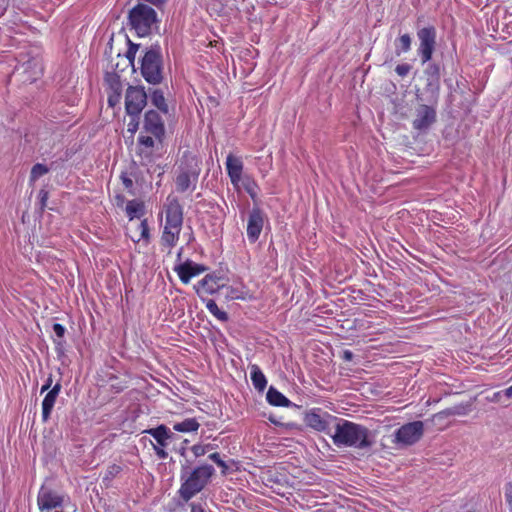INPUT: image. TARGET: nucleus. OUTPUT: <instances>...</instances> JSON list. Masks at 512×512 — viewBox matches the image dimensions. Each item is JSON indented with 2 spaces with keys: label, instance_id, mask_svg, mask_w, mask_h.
<instances>
[{
  "label": "nucleus",
  "instance_id": "9b49d317",
  "mask_svg": "<svg viewBox=\"0 0 512 512\" xmlns=\"http://www.w3.org/2000/svg\"><path fill=\"white\" fill-rule=\"evenodd\" d=\"M338 418L331 415L326 411H322L320 408H313L305 414V424L318 432H325L329 435V425L332 421H337Z\"/></svg>",
  "mask_w": 512,
  "mask_h": 512
},
{
  "label": "nucleus",
  "instance_id": "a211bd4d",
  "mask_svg": "<svg viewBox=\"0 0 512 512\" xmlns=\"http://www.w3.org/2000/svg\"><path fill=\"white\" fill-rule=\"evenodd\" d=\"M226 170L231 183L234 187L238 188L243 171V163L241 159L229 154L226 159Z\"/></svg>",
  "mask_w": 512,
  "mask_h": 512
},
{
  "label": "nucleus",
  "instance_id": "ea45409f",
  "mask_svg": "<svg viewBox=\"0 0 512 512\" xmlns=\"http://www.w3.org/2000/svg\"><path fill=\"white\" fill-rule=\"evenodd\" d=\"M209 459L216 463L219 467L227 469L226 463L221 459L220 454L215 452L209 455Z\"/></svg>",
  "mask_w": 512,
  "mask_h": 512
},
{
  "label": "nucleus",
  "instance_id": "20e7f679",
  "mask_svg": "<svg viewBox=\"0 0 512 512\" xmlns=\"http://www.w3.org/2000/svg\"><path fill=\"white\" fill-rule=\"evenodd\" d=\"M129 24L131 29L139 37L150 35L158 28V15L154 8L146 3H138L135 5L128 14Z\"/></svg>",
  "mask_w": 512,
  "mask_h": 512
},
{
  "label": "nucleus",
  "instance_id": "bb28decb",
  "mask_svg": "<svg viewBox=\"0 0 512 512\" xmlns=\"http://www.w3.org/2000/svg\"><path fill=\"white\" fill-rule=\"evenodd\" d=\"M199 426L200 424L195 418H187L182 422L175 423L173 425V430L183 433L194 432L198 430Z\"/></svg>",
  "mask_w": 512,
  "mask_h": 512
},
{
  "label": "nucleus",
  "instance_id": "b1692460",
  "mask_svg": "<svg viewBox=\"0 0 512 512\" xmlns=\"http://www.w3.org/2000/svg\"><path fill=\"white\" fill-rule=\"evenodd\" d=\"M471 404L470 403H460L455 406L446 408L442 410V416H466L471 412Z\"/></svg>",
  "mask_w": 512,
  "mask_h": 512
},
{
  "label": "nucleus",
  "instance_id": "f8f14e48",
  "mask_svg": "<svg viewBox=\"0 0 512 512\" xmlns=\"http://www.w3.org/2000/svg\"><path fill=\"white\" fill-rule=\"evenodd\" d=\"M142 130L143 133L154 136L161 143L165 135V126L160 113L155 110H148L144 115Z\"/></svg>",
  "mask_w": 512,
  "mask_h": 512
},
{
  "label": "nucleus",
  "instance_id": "4be33fe9",
  "mask_svg": "<svg viewBox=\"0 0 512 512\" xmlns=\"http://www.w3.org/2000/svg\"><path fill=\"white\" fill-rule=\"evenodd\" d=\"M266 399L273 406L289 407L291 405L290 400L273 386L268 389Z\"/></svg>",
  "mask_w": 512,
  "mask_h": 512
},
{
  "label": "nucleus",
  "instance_id": "3c124183",
  "mask_svg": "<svg viewBox=\"0 0 512 512\" xmlns=\"http://www.w3.org/2000/svg\"><path fill=\"white\" fill-rule=\"evenodd\" d=\"M128 43H129L128 50L131 51V52H134L136 54L138 49H139V47H140V45L139 44H134L130 40L128 41Z\"/></svg>",
  "mask_w": 512,
  "mask_h": 512
},
{
  "label": "nucleus",
  "instance_id": "39448f33",
  "mask_svg": "<svg viewBox=\"0 0 512 512\" xmlns=\"http://www.w3.org/2000/svg\"><path fill=\"white\" fill-rule=\"evenodd\" d=\"M140 71L146 82L158 85L163 80V56L159 44H153L146 49L141 58Z\"/></svg>",
  "mask_w": 512,
  "mask_h": 512
},
{
  "label": "nucleus",
  "instance_id": "412c9836",
  "mask_svg": "<svg viewBox=\"0 0 512 512\" xmlns=\"http://www.w3.org/2000/svg\"><path fill=\"white\" fill-rule=\"evenodd\" d=\"M249 367L250 377L254 388L259 392L264 391L267 386V379L262 370L257 364H251Z\"/></svg>",
  "mask_w": 512,
  "mask_h": 512
},
{
  "label": "nucleus",
  "instance_id": "aec40b11",
  "mask_svg": "<svg viewBox=\"0 0 512 512\" xmlns=\"http://www.w3.org/2000/svg\"><path fill=\"white\" fill-rule=\"evenodd\" d=\"M198 179L193 178L187 174L181 172L178 173L175 179V186L177 192L184 193L188 190L194 191L197 185Z\"/></svg>",
  "mask_w": 512,
  "mask_h": 512
},
{
  "label": "nucleus",
  "instance_id": "603ef678",
  "mask_svg": "<svg viewBox=\"0 0 512 512\" xmlns=\"http://www.w3.org/2000/svg\"><path fill=\"white\" fill-rule=\"evenodd\" d=\"M108 103L112 107L115 106L117 103H119V101H115V93L114 92L111 95H109Z\"/></svg>",
  "mask_w": 512,
  "mask_h": 512
},
{
  "label": "nucleus",
  "instance_id": "2f4dec72",
  "mask_svg": "<svg viewBox=\"0 0 512 512\" xmlns=\"http://www.w3.org/2000/svg\"><path fill=\"white\" fill-rule=\"evenodd\" d=\"M122 471V467L118 464H111L107 467L106 472L103 476V482L106 486L109 485V483L117 477Z\"/></svg>",
  "mask_w": 512,
  "mask_h": 512
},
{
  "label": "nucleus",
  "instance_id": "c03bdc74",
  "mask_svg": "<svg viewBox=\"0 0 512 512\" xmlns=\"http://www.w3.org/2000/svg\"><path fill=\"white\" fill-rule=\"evenodd\" d=\"M225 288L227 289V295H226L227 298H231V299H239L240 298V293L238 290H236L232 287H229L227 285Z\"/></svg>",
  "mask_w": 512,
  "mask_h": 512
},
{
  "label": "nucleus",
  "instance_id": "423d86ee",
  "mask_svg": "<svg viewBox=\"0 0 512 512\" xmlns=\"http://www.w3.org/2000/svg\"><path fill=\"white\" fill-rule=\"evenodd\" d=\"M439 89L440 87H438V85L434 86L429 104H419L416 107L414 119L412 121V126L415 130L419 132H426L436 122V108L439 98Z\"/></svg>",
  "mask_w": 512,
  "mask_h": 512
},
{
  "label": "nucleus",
  "instance_id": "c9c22d12",
  "mask_svg": "<svg viewBox=\"0 0 512 512\" xmlns=\"http://www.w3.org/2000/svg\"><path fill=\"white\" fill-rule=\"evenodd\" d=\"M442 414V411L438 412V413H435L432 415L430 421L435 425V426H440L441 428L443 427H446L448 424L445 422L448 418H450L449 416H442L440 415Z\"/></svg>",
  "mask_w": 512,
  "mask_h": 512
},
{
  "label": "nucleus",
  "instance_id": "7c9ffc66",
  "mask_svg": "<svg viewBox=\"0 0 512 512\" xmlns=\"http://www.w3.org/2000/svg\"><path fill=\"white\" fill-rule=\"evenodd\" d=\"M49 172V168L42 164V163H36L31 168L30 176H29V182L31 185H34V183L42 176L47 174Z\"/></svg>",
  "mask_w": 512,
  "mask_h": 512
},
{
  "label": "nucleus",
  "instance_id": "9d476101",
  "mask_svg": "<svg viewBox=\"0 0 512 512\" xmlns=\"http://www.w3.org/2000/svg\"><path fill=\"white\" fill-rule=\"evenodd\" d=\"M63 503L64 495L46 485L41 486L37 495V505L40 512L61 510Z\"/></svg>",
  "mask_w": 512,
  "mask_h": 512
},
{
  "label": "nucleus",
  "instance_id": "4d7b16f0",
  "mask_svg": "<svg viewBox=\"0 0 512 512\" xmlns=\"http://www.w3.org/2000/svg\"><path fill=\"white\" fill-rule=\"evenodd\" d=\"M270 422H273L274 424H278V422L274 421L272 418H270Z\"/></svg>",
  "mask_w": 512,
  "mask_h": 512
},
{
  "label": "nucleus",
  "instance_id": "6e6552de",
  "mask_svg": "<svg viewBox=\"0 0 512 512\" xmlns=\"http://www.w3.org/2000/svg\"><path fill=\"white\" fill-rule=\"evenodd\" d=\"M437 31L433 25L420 28L417 31V39L419 46L417 53L420 57L421 63L425 64L431 61L433 53L436 49Z\"/></svg>",
  "mask_w": 512,
  "mask_h": 512
},
{
  "label": "nucleus",
  "instance_id": "79ce46f5",
  "mask_svg": "<svg viewBox=\"0 0 512 512\" xmlns=\"http://www.w3.org/2000/svg\"><path fill=\"white\" fill-rule=\"evenodd\" d=\"M152 446H153V450H154L155 454L157 455V457L159 459H166L168 457V453L164 449L165 447L156 446L153 443H152Z\"/></svg>",
  "mask_w": 512,
  "mask_h": 512
},
{
  "label": "nucleus",
  "instance_id": "f257e3e1",
  "mask_svg": "<svg viewBox=\"0 0 512 512\" xmlns=\"http://www.w3.org/2000/svg\"><path fill=\"white\" fill-rule=\"evenodd\" d=\"M370 431L363 425L338 419L335 425L334 434H331L332 441L337 447H353L357 449H367L373 445L370 438Z\"/></svg>",
  "mask_w": 512,
  "mask_h": 512
},
{
  "label": "nucleus",
  "instance_id": "6e6d98bb",
  "mask_svg": "<svg viewBox=\"0 0 512 512\" xmlns=\"http://www.w3.org/2000/svg\"><path fill=\"white\" fill-rule=\"evenodd\" d=\"M182 253H183V247H181V248L179 249L178 253H177V258H178V260H180V259H181Z\"/></svg>",
  "mask_w": 512,
  "mask_h": 512
},
{
  "label": "nucleus",
  "instance_id": "e433bc0d",
  "mask_svg": "<svg viewBox=\"0 0 512 512\" xmlns=\"http://www.w3.org/2000/svg\"><path fill=\"white\" fill-rule=\"evenodd\" d=\"M211 448H212L211 444H207V445L196 444V445L192 446L191 451L193 452L195 457H200V456L205 455Z\"/></svg>",
  "mask_w": 512,
  "mask_h": 512
},
{
  "label": "nucleus",
  "instance_id": "6ab92c4d",
  "mask_svg": "<svg viewBox=\"0 0 512 512\" xmlns=\"http://www.w3.org/2000/svg\"><path fill=\"white\" fill-rule=\"evenodd\" d=\"M61 384L57 382L46 394L42 401V420L48 421L55 405L56 399L61 391Z\"/></svg>",
  "mask_w": 512,
  "mask_h": 512
},
{
  "label": "nucleus",
  "instance_id": "f704fd0d",
  "mask_svg": "<svg viewBox=\"0 0 512 512\" xmlns=\"http://www.w3.org/2000/svg\"><path fill=\"white\" fill-rule=\"evenodd\" d=\"M138 229L140 230V236L135 241L139 242L141 239H144L148 242L150 240V231H149L147 219H144L140 222Z\"/></svg>",
  "mask_w": 512,
  "mask_h": 512
},
{
  "label": "nucleus",
  "instance_id": "a19ab883",
  "mask_svg": "<svg viewBox=\"0 0 512 512\" xmlns=\"http://www.w3.org/2000/svg\"><path fill=\"white\" fill-rule=\"evenodd\" d=\"M120 178L125 189L131 191L133 188V180L126 173H122Z\"/></svg>",
  "mask_w": 512,
  "mask_h": 512
},
{
  "label": "nucleus",
  "instance_id": "5fc2aeb1",
  "mask_svg": "<svg viewBox=\"0 0 512 512\" xmlns=\"http://www.w3.org/2000/svg\"><path fill=\"white\" fill-rule=\"evenodd\" d=\"M503 392L508 398L512 397V385L505 389Z\"/></svg>",
  "mask_w": 512,
  "mask_h": 512
},
{
  "label": "nucleus",
  "instance_id": "dca6fc26",
  "mask_svg": "<svg viewBox=\"0 0 512 512\" xmlns=\"http://www.w3.org/2000/svg\"><path fill=\"white\" fill-rule=\"evenodd\" d=\"M179 172L198 179L201 172V162L196 155L184 152L180 164Z\"/></svg>",
  "mask_w": 512,
  "mask_h": 512
},
{
  "label": "nucleus",
  "instance_id": "09e8293b",
  "mask_svg": "<svg viewBox=\"0 0 512 512\" xmlns=\"http://www.w3.org/2000/svg\"><path fill=\"white\" fill-rule=\"evenodd\" d=\"M353 357H354V354H353V352H352V351H350V350H345V351L343 352V356H342V358H343L344 360H346V361H351V360L353 359Z\"/></svg>",
  "mask_w": 512,
  "mask_h": 512
},
{
  "label": "nucleus",
  "instance_id": "a878e982",
  "mask_svg": "<svg viewBox=\"0 0 512 512\" xmlns=\"http://www.w3.org/2000/svg\"><path fill=\"white\" fill-rule=\"evenodd\" d=\"M125 210L130 220L140 218L144 214V204L137 200H131L127 203Z\"/></svg>",
  "mask_w": 512,
  "mask_h": 512
},
{
  "label": "nucleus",
  "instance_id": "f03ea898",
  "mask_svg": "<svg viewBox=\"0 0 512 512\" xmlns=\"http://www.w3.org/2000/svg\"><path fill=\"white\" fill-rule=\"evenodd\" d=\"M214 473L215 469L210 464H202L194 468L182 466L181 486L178 490L180 498L188 502L207 486Z\"/></svg>",
  "mask_w": 512,
  "mask_h": 512
},
{
  "label": "nucleus",
  "instance_id": "864d4df0",
  "mask_svg": "<svg viewBox=\"0 0 512 512\" xmlns=\"http://www.w3.org/2000/svg\"><path fill=\"white\" fill-rule=\"evenodd\" d=\"M137 127H138V122H133L131 121L129 124H128V131L130 132H135L137 130Z\"/></svg>",
  "mask_w": 512,
  "mask_h": 512
},
{
  "label": "nucleus",
  "instance_id": "393cba45",
  "mask_svg": "<svg viewBox=\"0 0 512 512\" xmlns=\"http://www.w3.org/2000/svg\"><path fill=\"white\" fill-rule=\"evenodd\" d=\"M105 80L108 83L112 92L115 93V101H120L121 93H122V85H121V81H120V76L116 73H107Z\"/></svg>",
  "mask_w": 512,
  "mask_h": 512
},
{
  "label": "nucleus",
  "instance_id": "0eeeda50",
  "mask_svg": "<svg viewBox=\"0 0 512 512\" xmlns=\"http://www.w3.org/2000/svg\"><path fill=\"white\" fill-rule=\"evenodd\" d=\"M424 434V423L413 421L402 425L394 432L393 443L400 447H407L417 443Z\"/></svg>",
  "mask_w": 512,
  "mask_h": 512
},
{
  "label": "nucleus",
  "instance_id": "1a4fd4ad",
  "mask_svg": "<svg viewBox=\"0 0 512 512\" xmlns=\"http://www.w3.org/2000/svg\"><path fill=\"white\" fill-rule=\"evenodd\" d=\"M147 104V93L143 86H128L125 94V109L128 115L138 117Z\"/></svg>",
  "mask_w": 512,
  "mask_h": 512
},
{
  "label": "nucleus",
  "instance_id": "72a5a7b5",
  "mask_svg": "<svg viewBox=\"0 0 512 512\" xmlns=\"http://www.w3.org/2000/svg\"><path fill=\"white\" fill-rule=\"evenodd\" d=\"M53 331L58 339L54 340V343L56 344V349L60 350L63 346L62 338L65 335L66 329L65 327L60 323H54L53 324Z\"/></svg>",
  "mask_w": 512,
  "mask_h": 512
},
{
  "label": "nucleus",
  "instance_id": "de8ad7c7",
  "mask_svg": "<svg viewBox=\"0 0 512 512\" xmlns=\"http://www.w3.org/2000/svg\"><path fill=\"white\" fill-rule=\"evenodd\" d=\"M136 54L134 52H131L129 50L126 51V58L128 59L129 63L131 65L134 64Z\"/></svg>",
  "mask_w": 512,
  "mask_h": 512
},
{
  "label": "nucleus",
  "instance_id": "2eb2a0df",
  "mask_svg": "<svg viewBox=\"0 0 512 512\" xmlns=\"http://www.w3.org/2000/svg\"><path fill=\"white\" fill-rule=\"evenodd\" d=\"M207 269L205 265L186 260L184 263L175 266L174 271L183 284H188L191 278L204 273Z\"/></svg>",
  "mask_w": 512,
  "mask_h": 512
},
{
  "label": "nucleus",
  "instance_id": "7ed1b4c3",
  "mask_svg": "<svg viewBox=\"0 0 512 512\" xmlns=\"http://www.w3.org/2000/svg\"><path fill=\"white\" fill-rule=\"evenodd\" d=\"M183 226V208L176 198H168L165 206V224L160 237V245L171 254L177 245Z\"/></svg>",
  "mask_w": 512,
  "mask_h": 512
},
{
  "label": "nucleus",
  "instance_id": "13d9d810",
  "mask_svg": "<svg viewBox=\"0 0 512 512\" xmlns=\"http://www.w3.org/2000/svg\"><path fill=\"white\" fill-rule=\"evenodd\" d=\"M184 450H185V449H184V448H182V450H181V455H184Z\"/></svg>",
  "mask_w": 512,
  "mask_h": 512
},
{
  "label": "nucleus",
  "instance_id": "c756f323",
  "mask_svg": "<svg viewBox=\"0 0 512 512\" xmlns=\"http://www.w3.org/2000/svg\"><path fill=\"white\" fill-rule=\"evenodd\" d=\"M206 308L218 320H220L222 322L228 321V319H229L228 314L225 311L219 309L218 305L216 304V302L213 299L207 300Z\"/></svg>",
  "mask_w": 512,
  "mask_h": 512
},
{
  "label": "nucleus",
  "instance_id": "c85d7f7f",
  "mask_svg": "<svg viewBox=\"0 0 512 512\" xmlns=\"http://www.w3.org/2000/svg\"><path fill=\"white\" fill-rule=\"evenodd\" d=\"M425 73L433 78L435 80V83L433 82H429L427 87L428 89L432 92L433 88L435 85H438L439 86V79H440V66L439 64L437 63H429L426 70H425Z\"/></svg>",
  "mask_w": 512,
  "mask_h": 512
},
{
  "label": "nucleus",
  "instance_id": "473e14b6",
  "mask_svg": "<svg viewBox=\"0 0 512 512\" xmlns=\"http://www.w3.org/2000/svg\"><path fill=\"white\" fill-rule=\"evenodd\" d=\"M156 142H158V140H156L154 136L143 133V130L140 132L138 136V145L140 147H143L144 149L153 148Z\"/></svg>",
  "mask_w": 512,
  "mask_h": 512
},
{
  "label": "nucleus",
  "instance_id": "58836bf2",
  "mask_svg": "<svg viewBox=\"0 0 512 512\" xmlns=\"http://www.w3.org/2000/svg\"><path fill=\"white\" fill-rule=\"evenodd\" d=\"M411 65L407 64V63H404V64H398L395 68V72L401 76V77H405L408 75V73L410 72L411 70Z\"/></svg>",
  "mask_w": 512,
  "mask_h": 512
},
{
  "label": "nucleus",
  "instance_id": "8fccbe9b",
  "mask_svg": "<svg viewBox=\"0 0 512 512\" xmlns=\"http://www.w3.org/2000/svg\"><path fill=\"white\" fill-rule=\"evenodd\" d=\"M191 512H204V509L200 504L191 503Z\"/></svg>",
  "mask_w": 512,
  "mask_h": 512
},
{
  "label": "nucleus",
  "instance_id": "4468645a",
  "mask_svg": "<svg viewBox=\"0 0 512 512\" xmlns=\"http://www.w3.org/2000/svg\"><path fill=\"white\" fill-rule=\"evenodd\" d=\"M264 213L258 207H254L248 216L247 237L251 243H255L262 232L264 225Z\"/></svg>",
  "mask_w": 512,
  "mask_h": 512
},
{
  "label": "nucleus",
  "instance_id": "49530a36",
  "mask_svg": "<svg viewBox=\"0 0 512 512\" xmlns=\"http://www.w3.org/2000/svg\"><path fill=\"white\" fill-rule=\"evenodd\" d=\"M41 207H44L46 205V201L48 199V192L44 189H41L39 192Z\"/></svg>",
  "mask_w": 512,
  "mask_h": 512
},
{
  "label": "nucleus",
  "instance_id": "ddd939ff",
  "mask_svg": "<svg viewBox=\"0 0 512 512\" xmlns=\"http://www.w3.org/2000/svg\"><path fill=\"white\" fill-rule=\"evenodd\" d=\"M227 278L220 273H210L207 274L202 280H200L195 286L194 289L198 295L202 292L206 294H215L219 292L221 289H224L227 285Z\"/></svg>",
  "mask_w": 512,
  "mask_h": 512
},
{
  "label": "nucleus",
  "instance_id": "cd10ccee",
  "mask_svg": "<svg viewBox=\"0 0 512 512\" xmlns=\"http://www.w3.org/2000/svg\"><path fill=\"white\" fill-rule=\"evenodd\" d=\"M412 39L409 34H403L395 40V53L399 56L411 49Z\"/></svg>",
  "mask_w": 512,
  "mask_h": 512
},
{
  "label": "nucleus",
  "instance_id": "37998d69",
  "mask_svg": "<svg viewBox=\"0 0 512 512\" xmlns=\"http://www.w3.org/2000/svg\"><path fill=\"white\" fill-rule=\"evenodd\" d=\"M505 498H506V501H507L508 505L510 506L511 512H512V484L511 483H508L505 486Z\"/></svg>",
  "mask_w": 512,
  "mask_h": 512
},
{
  "label": "nucleus",
  "instance_id": "a18cd8bd",
  "mask_svg": "<svg viewBox=\"0 0 512 512\" xmlns=\"http://www.w3.org/2000/svg\"><path fill=\"white\" fill-rule=\"evenodd\" d=\"M52 383H53V379H52V375L50 374L48 376V378L46 379L44 385L41 387V393H44L45 391L50 390L53 387Z\"/></svg>",
  "mask_w": 512,
  "mask_h": 512
},
{
  "label": "nucleus",
  "instance_id": "5701e85b",
  "mask_svg": "<svg viewBox=\"0 0 512 512\" xmlns=\"http://www.w3.org/2000/svg\"><path fill=\"white\" fill-rule=\"evenodd\" d=\"M150 100L152 105H154L159 112L163 114H168L169 108L166 103V99L164 97V93L160 89H154L150 92Z\"/></svg>",
  "mask_w": 512,
  "mask_h": 512
},
{
  "label": "nucleus",
  "instance_id": "f3484780",
  "mask_svg": "<svg viewBox=\"0 0 512 512\" xmlns=\"http://www.w3.org/2000/svg\"><path fill=\"white\" fill-rule=\"evenodd\" d=\"M154 438L156 446L166 447L169 442L175 438V434L166 425L161 424L155 428H150L144 431Z\"/></svg>",
  "mask_w": 512,
  "mask_h": 512
},
{
  "label": "nucleus",
  "instance_id": "4c0bfd02",
  "mask_svg": "<svg viewBox=\"0 0 512 512\" xmlns=\"http://www.w3.org/2000/svg\"><path fill=\"white\" fill-rule=\"evenodd\" d=\"M257 187L256 183L249 178L245 179L244 182V188L246 192L251 196L252 199H254L257 195L255 188Z\"/></svg>",
  "mask_w": 512,
  "mask_h": 512
}]
</instances>
